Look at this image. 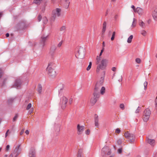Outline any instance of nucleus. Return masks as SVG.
Listing matches in <instances>:
<instances>
[{
  "instance_id": "nucleus-1",
  "label": "nucleus",
  "mask_w": 157,
  "mask_h": 157,
  "mask_svg": "<svg viewBox=\"0 0 157 157\" xmlns=\"http://www.w3.org/2000/svg\"><path fill=\"white\" fill-rule=\"evenodd\" d=\"M101 60V57L97 56L95 62L96 64L98 65L96 69L97 73H99L101 70L104 69L106 66L107 60L105 59H102L101 61V63L100 64Z\"/></svg>"
},
{
  "instance_id": "nucleus-2",
  "label": "nucleus",
  "mask_w": 157,
  "mask_h": 157,
  "mask_svg": "<svg viewBox=\"0 0 157 157\" xmlns=\"http://www.w3.org/2000/svg\"><path fill=\"white\" fill-rule=\"evenodd\" d=\"M124 136L130 143L132 144L135 142L136 138L133 134L127 132H125Z\"/></svg>"
},
{
  "instance_id": "nucleus-3",
  "label": "nucleus",
  "mask_w": 157,
  "mask_h": 157,
  "mask_svg": "<svg viewBox=\"0 0 157 157\" xmlns=\"http://www.w3.org/2000/svg\"><path fill=\"white\" fill-rule=\"evenodd\" d=\"M52 63H49L48 67L47 68V70L48 72L49 75L52 78H54L56 75V73L55 71L51 67Z\"/></svg>"
},
{
  "instance_id": "nucleus-4",
  "label": "nucleus",
  "mask_w": 157,
  "mask_h": 157,
  "mask_svg": "<svg viewBox=\"0 0 157 157\" xmlns=\"http://www.w3.org/2000/svg\"><path fill=\"white\" fill-rule=\"evenodd\" d=\"M61 11V9L59 8H56L52 11L51 18L52 21H54L57 17L60 16Z\"/></svg>"
},
{
  "instance_id": "nucleus-5",
  "label": "nucleus",
  "mask_w": 157,
  "mask_h": 157,
  "mask_svg": "<svg viewBox=\"0 0 157 157\" xmlns=\"http://www.w3.org/2000/svg\"><path fill=\"white\" fill-rule=\"evenodd\" d=\"M85 54V50L82 48H80L76 54L75 56L78 58L82 59L84 58Z\"/></svg>"
},
{
  "instance_id": "nucleus-6",
  "label": "nucleus",
  "mask_w": 157,
  "mask_h": 157,
  "mask_svg": "<svg viewBox=\"0 0 157 157\" xmlns=\"http://www.w3.org/2000/svg\"><path fill=\"white\" fill-rule=\"evenodd\" d=\"M20 145H18L13 151V152L10 155H12V157H17L20 153L21 150L20 148Z\"/></svg>"
},
{
  "instance_id": "nucleus-7",
  "label": "nucleus",
  "mask_w": 157,
  "mask_h": 157,
  "mask_svg": "<svg viewBox=\"0 0 157 157\" xmlns=\"http://www.w3.org/2000/svg\"><path fill=\"white\" fill-rule=\"evenodd\" d=\"M102 85L99 84V83H97L95 85V87L94 89V94L95 95L98 96V94H100L99 90L100 87Z\"/></svg>"
},
{
  "instance_id": "nucleus-8",
  "label": "nucleus",
  "mask_w": 157,
  "mask_h": 157,
  "mask_svg": "<svg viewBox=\"0 0 157 157\" xmlns=\"http://www.w3.org/2000/svg\"><path fill=\"white\" fill-rule=\"evenodd\" d=\"M67 102V99L66 97H63L62 98L60 104H61V107L62 109H64L66 107Z\"/></svg>"
},
{
  "instance_id": "nucleus-9",
  "label": "nucleus",
  "mask_w": 157,
  "mask_h": 157,
  "mask_svg": "<svg viewBox=\"0 0 157 157\" xmlns=\"http://www.w3.org/2000/svg\"><path fill=\"white\" fill-rule=\"evenodd\" d=\"M21 85V81L20 79H17L15 82L14 85L13 86V87H16L17 89H20Z\"/></svg>"
},
{
  "instance_id": "nucleus-10",
  "label": "nucleus",
  "mask_w": 157,
  "mask_h": 157,
  "mask_svg": "<svg viewBox=\"0 0 157 157\" xmlns=\"http://www.w3.org/2000/svg\"><path fill=\"white\" fill-rule=\"evenodd\" d=\"M94 94V92L93 94V98H92L90 99V102L92 105H94L96 103L98 99L99 98L100 96V94H98V97L97 96L95 95Z\"/></svg>"
},
{
  "instance_id": "nucleus-11",
  "label": "nucleus",
  "mask_w": 157,
  "mask_h": 157,
  "mask_svg": "<svg viewBox=\"0 0 157 157\" xmlns=\"http://www.w3.org/2000/svg\"><path fill=\"white\" fill-rule=\"evenodd\" d=\"M84 126H80L79 124H78L77 126L78 134V135L82 134L84 129Z\"/></svg>"
},
{
  "instance_id": "nucleus-12",
  "label": "nucleus",
  "mask_w": 157,
  "mask_h": 157,
  "mask_svg": "<svg viewBox=\"0 0 157 157\" xmlns=\"http://www.w3.org/2000/svg\"><path fill=\"white\" fill-rule=\"evenodd\" d=\"M152 16L155 20H157V6H155L154 10L152 13Z\"/></svg>"
},
{
  "instance_id": "nucleus-13",
  "label": "nucleus",
  "mask_w": 157,
  "mask_h": 157,
  "mask_svg": "<svg viewBox=\"0 0 157 157\" xmlns=\"http://www.w3.org/2000/svg\"><path fill=\"white\" fill-rule=\"evenodd\" d=\"M29 157H36L35 151V149L33 148H31L29 153Z\"/></svg>"
},
{
  "instance_id": "nucleus-14",
  "label": "nucleus",
  "mask_w": 157,
  "mask_h": 157,
  "mask_svg": "<svg viewBox=\"0 0 157 157\" xmlns=\"http://www.w3.org/2000/svg\"><path fill=\"white\" fill-rule=\"evenodd\" d=\"M56 49V47L54 45L52 46L50 48L49 53L52 56H53L55 52Z\"/></svg>"
},
{
  "instance_id": "nucleus-15",
  "label": "nucleus",
  "mask_w": 157,
  "mask_h": 157,
  "mask_svg": "<svg viewBox=\"0 0 157 157\" xmlns=\"http://www.w3.org/2000/svg\"><path fill=\"white\" fill-rule=\"evenodd\" d=\"M94 122L95 126L98 128L99 127L98 116L96 114L94 115Z\"/></svg>"
},
{
  "instance_id": "nucleus-16",
  "label": "nucleus",
  "mask_w": 157,
  "mask_h": 157,
  "mask_svg": "<svg viewBox=\"0 0 157 157\" xmlns=\"http://www.w3.org/2000/svg\"><path fill=\"white\" fill-rule=\"evenodd\" d=\"M17 27L18 30H22L24 29L25 24L23 22L20 23L17 25Z\"/></svg>"
},
{
  "instance_id": "nucleus-17",
  "label": "nucleus",
  "mask_w": 157,
  "mask_h": 157,
  "mask_svg": "<svg viewBox=\"0 0 157 157\" xmlns=\"http://www.w3.org/2000/svg\"><path fill=\"white\" fill-rule=\"evenodd\" d=\"M108 147L107 146L104 147L102 149L101 153L103 156H104L108 150Z\"/></svg>"
},
{
  "instance_id": "nucleus-18",
  "label": "nucleus",
  "mask_w": 157,
  "mask_h": 157,
  "mask_svg": "<svg viewBox=\"0 0 157 157\" xmlns=\"http://www.w3.org/2000/svg\"><path fill=\"white\" fill-rule=\"evenodd\" d=\"M146 141L147 142L151 145H154L155 143V140L153 139H151L147 138V139Z\"/></svg>"
},
{
  "instance_id": "nucleus-19",
  "label": "nucleus",
  "mask_w": 157,
  "mask_h": 157,
  "mask_svg": "<svg viewBox=\"0 0 157 157\" xmlns=\"http://www.w3.org/2000/svg\"><path fill=\"white\" fill-rule=\"evenodd\" d=\"M135 12H137L139 15H141L143 13V10L140 7H137Z\"/></svg>"
},
{
  "instance_id": "nucleus-20",
  "label": "nucleus",
  "mask_w": 157,
  "mask_h": 157,
  "mask_svg": "<svg viewBox=\"0 0 157 157\" xmlns=\"http://www.w3.org/2000/svg\"><path fill=\"white\" fill-rule=\"evenodd\" d=\"M143 114L146 115H148V116H150L151 114L150 110L149 109H146L144 110Z\"/></svg>"
},
{
  "instance_id": "nucleus-21",
  "label": "nucleus",
  "mask_w": 157,
  "mask_h": 157,
  "mask_svg": "<svg viewBox=\"0 0 157 157\" xmlns=\"http://www.w3.org/2000/svg\"><path fill=\"white\" fill-rule=\"evenodd\" d=\"M104 76L101 77L97 83H99V84L102 85L104 82Z\"/></svg>"
},
{
  "instance_id": "nucleus-22",
  "label": "nucleus",
  "mask_w": 157,
  "mask_h": 157,
  "mask_svg": "<svg viewBox=\"0 0 157 157\" xmlns=\"http://www.w3.org/2000/svg\"><path fill=\"white\" fill-rule=\"evenodd\" d=\"M106 24H107L106 22L105 21H104L103 23V28H102V33L103 34L105 32V31L106 26Z\"/></svg>"
},
{
  "instance_id": "nucleus-23",
  "label": "nucleus",
  "mask_w": 157,
  "mask_h": 157,
  "mask_svg": "<svg viewBox=\"0 0 157 157\" xmlns=\"http://www.w3.org/2000/svg\"><path fill=\"white\" fill-rule=\"evenodd\" d=\"M143 121L145 122H147L150 116L145 115H143Z\"/></svg>"
},
{
  "instance_id": "nucleus-24",
  "label": "nucleus",
  "mask_w": 157,
  "mask_h": 157,
  "mask_svg": "<svg viewBox=\"0 0 157 157\" xmlns=\"http://www.w3.org/2000/svg\"><path fill=\"white\" fill-rule=\"evenodd\" d=\"M42 90V86L40 84H39L38 86V88L37 89V91L38 92L39 94L41 93Z\"/></svg>"
},
{
  "instance_id": "nucleus-25",
  "label": "nucleus",
  "mask_w": 157,
  "mask_h": 157,
  "mask_svg": "<svg viewBox=\"0 0 157 157\" xmlns=\"http://www.w3.org/2000/svg\"><path fill=\"white\" fill-rule=\"evenodd\" d=\"M139 25L142 28H144L146 27V25L142 21L140 20L139 21Z\"/></svg>"
},
{
  "instance_id": "nucleus-26",
  "label": "nucleus",
  "mask_w": 157,
  "mask_h": 157,
  "mask_svg": "<svg viewBox=\"0 0 157 157\" xmlns=\"http://www.w3.org/2000/svg\"><path fill=\"white\" fill-rule=\"evenodd\" d=\"M48 37V36H47L46 37H41L42 42L43 43V46H44V45L45 42L46 41V40Z\"/></svg>"
},
{
  "instance_id": "nucleus-27",
  "label": "nucleus",
  "mask_w": 157,
  "mask_h": 157,
  "mask_svg": "<svg viewBox=\"0 0 157 157\" xmlns=\"http://www.w3.org/2000/svg\"><path fill=\"white\" fill-rule=\"evenodd\" d=\"M105 88L104 86H102L101 89L100 90V94H102L103 95L105 93Z\"/></svg>"
},
{
  "instance_id": "nucleus-28",
  "label": "nucleus",
  "mask_w": 157,
  "mask_h": 157,
  "mask_svg": "<svg viewBox=\"0 0 157 157\" xmlns=\"http://www.w3.org/2000/svg\"><path fill=\"white\" fill-rule=\"evenodd\" d=\"M124 140V138H122V139H118L117 140V144L118 145H121L122 142V141L123 140Z\"/></svg>"
},
{
  "instance_id": "nucleus-29",
  "label": "nucleus",
  "mask_w": 157,
  "mask_h": 157,
  "mask_svg": "<svg viewBox=\"0 0 157 157\" xmlns=\"http://www.w3.org/2000/svg\"><path fill=\"white\" fill-rule=\"evenodd\" d=\"M14 99L13 98H9L7 101L8 104H10L13 102L14 100Z\"/></svg>"
},
{
  "instance_id": "nucleus-30",
  "label": "nucleus",
  "mask_w": 157,
  "mask_h": 157,
  "mask_svg": "<svg viewBox=\"0 0 157 157\" xmlns=\"http://www.w3.org/2000/svg\"><path fill=\"white\" fill-rule=\"evenodd\" d=\"M82 150L81 149H79L78 151L77 157H82Z\"/></svg>"
},
{
  "instance_id": "nucleus-31",
  "label": "nucleus",
  "mask_w": 157,
  "mask_h": 157,
  "mask_svg": "<svg viewBox=\"0 0 157 157\" xmlns=\"http://www.w3.org/2000/svg\"><path fill=\"white\" fill-rule=\"evenodd\" d=\"M133 36L132 35H131L129 37V38H128V40H127V42L128 43H130L131 42L133 38Z\"/></svg>"
},
{
  "instance_id": "nucleus-32",
  "label": "nucleus",
  "mask_w": 157,
  "mask_h": 157,
  "mask_svg": "<svg viewBox=\"0 0 157 157\" xmlns=\"http://www.w3.org/2000/svg\"><path fill=\"white\" fill-rule=\"evenodd\" d=\"M136 21V20L135 19V18L133 19V21L132 22V25H131V27L134 28L136 26V24L135 23Z\"/></svg>"
},
{
  "instance_id": "nucleus-33",
  "label": "nucleus",
  "mask_w": 157,
  "mask_h": 157,
  "mask_svg": "<svg viewBox=\"0 0 157 157\" xmlns=\"http://www.w3.org/2000/svg\"><path fill=\"white\" fill-rule=\"evenodd\" d=\"M66 27L65 26H62L60 29V31H65Z\"/></svg>"
},
{
  "instance_id": "nucleus-34",
  "label": "nucleus",
  "mask_w": 157,
  "mask_h": 157,
  "mask_svg": "<svg viewBox=\"0 0 157 157\" xmlns=\"http://www.w3.org/2000/svg\"><path fill=\"white\" fill-rule=\"evenodd\" d=\"M116 34L115 32L114 31L113 32L112 37L111 38V40L113 41L114 40L115 35Z\"/></svg>"
},
{
  "instance_id": "nucleus-35",
  "label": "nucleus",
  "mask_w": 157,
  "mask_h": 157,
  "mask_svg": "<svg viewBox=\"0 0 157 157\" xmlns=\"http://www.w3.org/2000/svg\"><path fill=\"white\" fill-rule=\"evenodd\" d=\"M65 2L67 5L66 8H68L70 2L68 0H65Z\"/></svg>"
},
{
  "instance_id": "nucleus-36",
  "label": "nucleus",
  "mask_w": 157,
  "mask_h": 157,
  "mask_svg": "<svg viewBox=\"0 0 157 157\" xmlns=\"http://www.w3.org/2000/svg\"><path fill=\"white\" fill-rule=\"evenodd\" d=\"M146 32L144 30H142L141 32V33L143 36H145L146 35Z\"/></svg>"
},
{
  "instance_id": "nucleus-37",
  "label": "nucleus",
  "mask_w": 157,
  "mask_h": 157,
  "mask_svg": "<svg viewBox=\"0 0 157 157\" xmlns=\"http://www.w3.org/2000/svg\"><path fill=\"white\" fill-rule=\"evenodd\" d=\"M32 105L31 103H29L28 104V105L27 106L26 109L27 110H28L31 107Z\"/></svg>"
},
{
  "instance_id": "nucleus-38",
  "label": "nucleus",
  "mask_w": 157,
  "mask_h": 157,
  "mask_svg": "<svg viewBox=\"0 0 157 157\" xmlns=\"http://www.w3.org/2000/svg\"><path fill=\"white\" fill-rule=\"evenodd\" d=\"M122 152V148H120L117 150V152L118 153L120 154H121Z\"/></svg>"
},
{
  "instance_id": "nucleus-39",
  "label": "nucleus",
  "mask_w": 157,
  "mask_h": 157,
  "mask_svg": "<svg viewBox=\"0 0 157 157\" xmlns=\"http://www.w3.org/2000/svg\"><path fill=\"white\" fill-rule=\"evenodd\" d=\"M144 89L145 90H146L147 89V82L146 81H145L144 83Z\"/></svg>"
},
{
  "instance_id": "nucleus-40",
  "label": "nucleus",
  "mask_w": 157,
  "mask_h": 157,
  "mask_svg": "<svg viewBox=\"0 0 157 157\" xmlns=\"http://www.w3.org/2000/svg\"><path fill=\"white\" fill-rule=\"evenodd\" d=\"M120 107L121 109L122 110H124V106L123 104H121L120 105Z\"/></svg>"
},
{
  "instance_id": "nucleus-41",
  "label": "nucleus",
  "mask_w": 157,
  "mask_h": 157,
  "mask_svg": "<svg viewBox=\"0 0 157 157\" xmlns=\"http://www.w3.org/2000/svg\"><path fill=\"white\" fill-rule=\"evenodd\" d=\"M42 0H34V2L36 4H38Z\"/></svg>"
},
{
  "instance_id": "nucleus-42",
  "label": "nucleus",
  "mask_w": 157,
  "mask_h": 157,
  "mask_svg": "<svg viewBox=\"0 0 157 157\" xmlns=\"http://www.w3.org/2000/svg\"><path fill=\"white\" fill-rule=\"evenodd\" d=\"M136 62L138 63H140L141 60L140 58H137L136 59Z\"/></svg>"
},
{
  "instance_id": "nucleus-43",
  "label": "nucleus",
  "mask_w": 157,
  "mask_h": 157,
  "mask_svg": "<svg viewBox=\"0 0 157 157\" xmlns=\"http://www.w3.org/2000/svg\"><path fill=\"white\" fill-rule=\"evenodd\" d=\"M18 116L17 114H15V116L13 118V121H15L16 120V119H17V118L18 117Z\"/></svg>"
},
{
  "instance_id": "nucleus-44",
  "label": "nucleus",
  "mask_w": 157,
  "mask_h": 157,
  "mask_svg": "<svg viewBox=\"0 0 157 157\" xmlns=\"http://www.w3.org/2000/svg\"><path fill=\"white\" fill-rule=\"evenodd\" d=\"M62 43H63V41L62 40L61 41H60L59 42V43L58 44V45H57L58 47L59 48L61 46V45L62 44Z\"/></svg>"
},
{
  "instance_id": "nucleus-45",
  "label": "nucleus",
  "mask_w": 157,
  "mask_h": 157,
  "mask_svg": "<svg viewBox=\"0 0 157 157\" xmlns=\"http://www.w3.org/2000/svg\"><path fill=\"white\" fill-rule=\"evenodd\" d=\"M111 153V150H110L108 148V150L107 151V152L106 153V154H107V155H110Z\"/></svg>"
},
{
  "instance_id": "nucleus-46",
  "label": "nucleus",
  "mask_w": 157,
  "mask_h": 157,
  "mask_svg": "<svg viewBox=\"0 0 157 157\" xmlns=\"http://www.w3.org/2000/svg\"><path fill=\"white\" fill-rule=\"evenodd\" d=\"M140 108L139 107H138V108H137V109L136 110V111H135L136 113H139L140 111Z\"/></svg>"
},
{
  "instance_id": "nucleus-47",
  "label": "nucleus",
  "mask_w": 157,
  "mask_h": 157,
  "mask_svg": "<svg viewBox=\"0 0 157 157\" xmlns=\"http://www.w3.org/2000/svg\"><path fill=\"white\" fill-rule=\"evenodd\" d=\"M120 129L118 128H117L115 132L117 133H119L120 132Z\"/></svg>"
},
{
  "instance_id": "nucleus-48",
  "label": "nucleus",
  "mask_w": 157,
  "mask_h": 157,
  "mask_svg": "<svg viewBox=\"0 0 157 157\" xmlns=\"http://www.w3.org/2000/svg\"><path fill=\"white\" fill-rule=\"evenodd\" d=\"M42 17L41 15H39L38 17V21H40Z\"/></svg>"
},
{
  "instance_id": "nucleus-49",
  "label": "nucleus",
  "mask_w": 157,
  "mask_h": 157,
  "mask_svg": "<svg viewBox=\"0 0 157 157\" xmlns=\"http://www.w3.org/2000/svg\"><path fill=\"white\" fill-rule=\"evenodd\" d=\"M90 133V130L89 129H88L86 131V134L87 135H89Z\"/></svg>"
},
{
  "instance_id": "nucleus-50",
  "label": "nucleus",
  "mask_w": 157,
  "mask_h": 157,
  "mask_svg": "<svg viewBox=\"0 0 157 157\" xmlns=\"http://www.w3.org/2000/svg\"><path fill=\"white\" fill-rule=\"evenodd\" d=\"M10 147V146L9 145H7L6 147V151H8L9 150Z\"/></svg>"
},
{
  "instance_id": "nucleus-51",
  "label": "nucleus",
  "mask_w": 157,
  "mask_h": 157,
  "mask_svg": "<svg viewBox=\"0 0 157 157\" xmlns=\"http://www.w3.org/2000/svg\"><path fill=\"white\" fill-rule=\"evenodd\" d=\"M3 73V71L0 68V78L2 76Z\"/></svg>"
},
{
  "instance_id": "nucleus-52",
  "label": "nucleus",
  "mask_w": 157,
  "mask_h": 157,
  "mask_svg": "<svg viewBox=\"0 0 157 157\" xmlns=\"http://www.w3.org/2000/svg\"><path fill=\"white\" fill-rule=\"evenodd\" d=\"M73 101V99L72 98H70L69 100V102L70 104H71L72 103Z\"/></svg>"
},
{
  "instance_id": "nucleus-53",
  "label": "nucleus",
  "mask_w": 157,
  "mask_h": 157,
  "mask_svg": "<svg viewBox=\"0 0 157 157\" xmlns=\"http://www.w3.org/2000/svg\"><path fill=\"white\" fill-rule=\"evenodd\" d=\"M91 66L89 65L87 68H86V70L88 71H89L91 68Z\"/></svg>"
},
{
  "instance_id": "nucleus-54",
  "label": "nucleus",
  "mask_w": 157,
  "mask_h": 157,
  "mask_svg": "<svg viewBox=\"0 0 157 157\" xmlns=\"http://www.w3.org/2000/svg\"><path fill=\"white\" fill-rule=\"evenodd\" d=\"M131 7L133 9L134 12H135V10H136V9L135 8V7L134 6L132 5L131 6Z\"/></svg>"
},
{
  "instance_id": "nucleus-55",
  "label": "nucleus",
  "mask_w": 157,
  "mask_h": 157,
  "mask_svg": "<svg viewBox=\"0 0 157 157\" xmlns=\"http://www.w3.org/2000/svg\"><path fill=\"white\" fill-rule=\"evenodd\" d=\"M24 129H23L20 132V135H22L23 134V133H24Z\"/></svg>"
},
{
  "instance_id": "nucleus-56",
  "label": "nucleus",
  "mask_w": 157,
  "mask_h": 157,
  "mask_svg": "<svg viewBox=\"0 0 157 157\" xmlns=\"http://www.w3.org/2000/svg\"><path fill=\"white\" fill-rule=\"evenodd\" d=\"M112 70L113 71H115L116 70V68L115 67H113L112 68Z\"/></svg>"
},
{
  "instance_id": "nucleus-57",
  "label": "nucleus",
  "mask_w": 157,
  "mask_h": 157,
  "mask_svg": "<svg viewBox=\"0 0 157 157\" xmlns=\"http://www.w3.org/2000/svg\"><path fill=\"white\" fill-rule=\"evenodd\" d=\"M9 131V130H8L7 131H6V134H5V137H6L7 136V135H8V133Z\"/></svg>"
},
{
  "instance_id": "nucleus-58",
  "label": "nucleus",
  "mask_w": 157,
  "mask_h": 157,
  "mask_svg": "<svg viewBox=\"0 0 157 157\" xmlns=\"http://www.w3.org/2000/svg\"><path fill=\"white\" fill-rule=\"evenodd\" d=\"M25 133L27 134V135H28L29 133V131L28 130H26L25 131Z\"/></svg>"
},
{
  "instance_id": "nucleus-59",
  "label": "nucleus",
  "mask_w": 157,
  "mask_h": 157,
  "mask_svg": "<svg viewBox=\"0 0 157 157\" xmlns=\"http://www.w3.org/2000/svg\"><path fill=\"white\" fill-rule=\"evenodd\" d=\"M155 104L156 106H157V96L156 97V99H155Z\"/></svg>"
},
{
  "instance_id": "nucleus-60",
  "label": "nucleus",
  "mask_w": 157,
  "mask_h": 157,
  "mask_svg": "<svg viewBox=\"0 0 157 157\" xmlns=\"http://www.w3.org/2000/svg\"><path fill=\"white\" fill-rule=\"evenodd\" d=\"M122 80V76H121L120 79L118 80V81L120 82Z\"/></svg>"
},
{
  "instance_id": "nucleus-61",
  "label": "nucleus",
  "mask_w": 157,
  "mask_h": 157,
  "mask_svg": "<svg viewBox=\"0 0 157 157\" xmlns=\"http://www.w3.org/2000/svg\"><path fill=\"white\" fill-rule=\"evenodd\" d=\"M105 46V42L104 41L102 43V48H104Z\"/></svg>"
},
{
  "instance_id": "nucleus-62",
  "label": "nucleus",
  "mask_w": 157,
  "mask_h": 157,
  "mask_svg": "<svg viewBox=\"0 0 157 157\" xmlns=\"http://www.w3.org/2000/svg\"><path fill=\"white\" fill-rule=\"evenodd\" d=\"M104 50V48H102V50L101 51V53H103V52Z\"/></svg>"
},
{
  "instance_id": "nucleus-63",
  "label": "nucleus",
  "mask_w": 157,
  "mask_h": 157,
  "mask_svg": "<svg viewBox=\"0 0 157 157\" xmlns=\"http://www.w3.org/2000/svg\"><path fill=\"white\" fill-rule=\"evenodd\" d=\"M9 34L8 33H7L6 34V37H9Z\"/></svg>"
},
{
  "instance_id": "nucleus-64",
  "label": "nucleus",
  "mask_w": 157,
  "mask_h": 157,
  "mask_svg": "<svg viewBox=\"0 0 157 157\" xmlns=\"http://www.w3.org/2000/svg\"><path fill=\"white\" fill-rule=\"evenodd\" d=\"M2 12H0V18L2 16Z\"/></svg>"
}]
</instances>
